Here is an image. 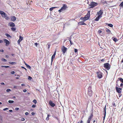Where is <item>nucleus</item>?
<instances>
[{
  "mask_svg": "<svg viewBox=\"0 0 123 123\" xmlns=\"http://www.w3.org/2000/svg\"><path fill=\"white\" fill-rule=\"evenodd\" d=\"M1 60L2 61L4 62H6L7 61V60L4 58H2Z\"/></svg>",
  "mask_w": 123,
  "mask_h": 123,
  "instance_id": "nucleus-30",
  "label": "nucleus"
},
{
  "mask_svg": "<svg viewBox=\"0 0 123 123\" xmlns=\"http://www.w3.org/2000/svg\"><path fill=\"white\" fill-rule=\"evenodd\" d=\"M120 86L121 87H122V86H123V84H122V83H121V84H120Z\"/></svg>",
  "mask_w": 123,
  "mask_h": 123,
  "instance_id": "nucleus-60",
  "label": "nucleus"
},
{
  "mask_svg": "<svg viewBox=\"0 0 123 123\" xmlns=\"http://www.w3.org/2000/svg\"><path fill=\"white\" fill-rule=\"evenodd\" d=\"M0 14L3 18L7 20H8L9 19V18L7 16V15L3 11L0 10Z\"/></svg>",
  "mask_w": 123,
  "mask_h": 123,
  "instance_id": "nucleus-1",
  "label": "nucleus"
},
{
  "mask_svg": "<svg viewBox=\"0 0 123 123\" xmlns=\"http://www.w3.org/2000/svg\"><path fill=\"white\" fill-rule=\"evenodd\" d=\"M4 51V50L3 49H1L0 50V52H3Z\"/></svg>",
  "mask_w": 123,
  "mask_h": 123,
  "instance_id": "nucleus-53",
  "label": "nucleus"
},
{
  "mask_svg": "<svg viewBox=\"0 0 123 123\" xmlns=\"http://www.w3.org/2000/svg\"><path fill=\"white\" fill-rule=\"evenodd\" d=\"M33 102L35 104H36L37 102V101L36 99H34V100H33Z\"/></svg>",
  "mask_w": 123,
  "mask_h": 123,
  "instance_id": "nucleus-35",
  "label": "nucleus"
},
{
  "mask_svg": "<svg viewBox=\"0 0 123 123\" xmlns=\"http://www.w3.org/2000/svg\"><path fill=\"white\" fill-rule=\"evenodd\" d=\"M8 102L10 103H12L14 102V101L12 100H9L8 101Z\"/></svg>",
  "mask_w": 123,
  "mask_h": 123,
  "instance_id": "nucleus-28",
  "label": "nucleus"
},
{
  "mask_svg": "<svg viewBox=\"0 0 123 123\" xmlns=\"http://www.w3.org/2000/svg\"><path fill=\"white\" fill-rule=\"evenodd\" d=\"M21 41L19 39L18 40V44H19V43Z\"/></svg>",
  "mask_w": 123,
  "mask_h": 123,
  "instance_id": "nucleus-41",
  "label": "nucleus"
},
{
  "mask_svg": "<svg viewBox=\"0 0 123 123\" xmlns=\"http://www.w3.org/2000/svg\"><path fill=\"white\" fill-rule=\"evenodd\" d=\"M88 94L89 95V96L91 97L92 95V91L91 90V87H88Z\"/></svg>",
  "mask_w": 123,
  "mask_h": 123,
  "instance_id": "nucleus-6",
  "label": "nucleus"
},
{
  "mask_svg": "<svg viewBox=\"0 0 123 123\" xmlns=\"http://www.w3.org/2000/svg\"><path fill=\"white\" fill-rule=\"evenodd\" d=\"M21 68H22L25 69L26 71L27 70L26 68H24V67L22 66L21 67Z\"/></svg>",
  "mask_w": 123,
  "mask_h": 123,
  "instance_id": "nucleus-55",
  "label": "nucleus"
},
{
  "mask_svg": "<svg viewBox=\"0 0 123 123\" xmlns=\"http://www.w3.org/2000/svg\"><path fill=\"white\" fill-rule=\"evenodd\" d=\"M57 8V7H52L50 8H49V10L51 11H52L53 9L54 8Z\"/></svg>",
  "mask_w": 123,
  "mask_h": 123,
  "instance_id": "nucleus-27",
  "label": "nucleus"
},
{
  "mask_svg": "<svg viewBox=\"0 0 123 123\" xmlns=\"http://www.w3.org/2000/svg\"><path fill=\"white\" fill-rule=\"evenodd\" d=\"M101 62H104L105 61L104 59H102L101 60Z\"/></svg>",
  "mask_w": 123,
  "mask_h": 123,
  "instance_id": "nucleus-57",
  "label": "nucleus"
},
{
  "mask_svg": "<svg viewBox=\"0 0 123 123\" xmlns=\"http://www.w3.org/2000/svg\"><path fill=\"white\" fill-rule=\"evenodd\" d=\"M55 58V56H54L53 55H52V56L51 57V59H54Z\"/></svg>",
  "mask_w": 123,
  "mask_h": 123,
  "instance_id": "nucleus-48",
  "label": "nucleus"
},
{
  "mask_svg": "<svg viewBox=\"0 0 123 123\" xmlns=\"http://www.w3.org/2000/svg\"><path fill=\"white\" fill-rule=\"evenodd\" d=\"M0 121H2V117L1 115H0Z\"/></svg>",
  "mask_w": 123,
  "mask_h": 123,
  "instance_id": "nucleus-40",
  "label": "nucleus"
},
{
  "mask_svg": "<svg viewBox=\"0 0 123 123\" xmlns=\"http://www.w3.org/2000/svg\"><path fill=\"white\" fill-rule=\"evenodd\" d=\"M67 48L65 47L64 46H62L61 48V50L63 53L64 54L66 52L67 50Z\"/></svg>",
  "mask_w": 123,
  "mask_h": 123,
  "instance_id": "nucleus-8",
  "label": "nucleus"
},
{
  "mask_svg": "<svg viewBox=\"0 0 123 123\" xmlns=\"http://www.w3.org/2000/svg\"><path fill=\"white\" fill-rule=\"evenodd\" d=\"M32 79V78L30 76H29L28 77V79L29 80H31Z\"/></svg>",
  "mask_w": 123,
  "mask_h": 123,
  "instance_id": "nucleus-34",
  "label": "nucleus"
},
{
  "mask_svg": "<svg viewBox=\"0 0 123 123\" xmlns=\"http://www.w3.org/2000/svg\"><path fill=\"white\" fill-rule=\"evenodd\" d=\"M4 67H5L6 68H7L9 67V66H5Z\"/></svg>",
  "mask_w": 123,
  "mask_h": 123,
  "instance_id": "nucleus-56",
  "label": "nucleus"
},
{
  "mask_svg": "<svg viewBox=\"0 0 123 123\" xmlns=\"http://www.w3.org/2000/svg\"><path fill=\"white\" fill-rule=\"evenodd\" d=\"M38 45V44L37 43H34V45L37 47V45Z\"/></svg>",
  "mask_w": 123,
  "mask_h": 123,
  "instance_id": "nucleus-43",
  "label": "nucleus"
},
{
  "mask_svg": "<svg viewBox=\"0 0 123 123\" xmlns=\"http://www.w3.org/2000/svg\"><path fill=\"white\" fill-rule=\"evenodd\" d=\"M116 90L117 92L118 93H120L121 92V90L122 89L121 88H118L116 86Z\"/></svg>",
  "mask_w": 123,
  "mask_h": 123,
  "instance_id": "nucleus-9",
  "label": "nucleus"
},
{
  "mask_svg": "<svg viewBox=\"0 0 123 123\" xmlns=\"http://www.w3.org/2000/svg\"><path fill=\"white\" fill-rule=\"evenodd\" d=\"M69 41H70V44H71V45H72L73 44V43H72V42H71V38H70L69 39Z\"/></svg>",
  "mask_w": 123,
  "mask_h": 123,
  "instance_id": "nucleus-37",
  "label": "nucleus"
},
{
  "mask_svg": "<svg viewBox=\"0 0 123 123\" xmlns=\"http://www.w3.org/2000/svg\"><path fill=\"white\" fill-rule=\"evenodd\" d=\"M9 63L12 64V65H14L16 64V63L15 62H9Z\"/></svg>",
  "mask_w": 123,
  "mask_h": 123,
  "instance_id": "nucleus-20",
  "label": "nucleus"
},
{
  "mask_svg": "<svg viewBox=\"0 0 123 123\" xmlns=\"http://www.w3.org/2000/svg\"><path fill=\"white\" fill-rule=\"evenodd\" d=\"M98 32L99 34L102 32V31L101 30H99L98 31Z\"/></svg>",
  "mask_w": 123,
  "mask_h": 123,
  "instance_id": "nucleus-39",
  "label": "nucleus"
},
{
  "mask_svg": "<svg viewBox=\"0 0 123 123\" xmlns=\"http://www.w3.org/2000/svg\"><path fill=\"white\" fill-rule=\"evenodd\" d=\"M90 11H88L87 14L84 17L85 20H87L89 19L90 17Z\"/></svg>",
  "mask_w": 123,
  "mask_h": 123,
  "instance_id": "nucleus-3",
  "label": "nucleus"
},
{
  "mask_svg": "<svg viewBox=\"0 0 123 123\" xmlns=\"http://www.w3.org/2000/svg\"><path fill=\"white\" fill-rule=\"evenodd\" d=\"M121 94H119V97H120V96H121Z\"/></svg>",
  "mask_w": 123,
  "mask_h": 123,
  "instance_id": "nucleus-63",
  "label": "nucleus"
},
{
  "mask_svg": "<svg viewBox=\"0 0 123 123\" xmlns=\"http://www.w3.org/2000/svg\"><path fill=\"white\" fill-rule=\"evenodd\" d=\"M28 112H26L25 113V115H28Z\"/></svg>",
  "mask_w": 123,
  "mask_h": 123,
  "instance_id": "nucleus-51",
  "label": "nucleus"
},
{
  "mask_svg": "<svg viewBox=\"0 0 123 123\" xmlns=\"http://www.w3.org/2000/svg\"><path fill=\"white\" fill-rule=\"evenodd\" d=\"M67 7V6L65 4H63L62 7L60 9L58 10L59 12H61L65 11Z\"/></svg>",
  "mask_w": 123,
  "mask_h": 123,
  "instance_id": "nucleus-2",
  "label": "nucleus"
},
{
  "mask_svg": "<svg viewBox=\"0 0 123 123\" xmlns=\"http://www.w3.org/2000/svg\"><path fill=\"white\" fill-rule=\"evenodd\" d=\"M119 6H120L122 7H123V2H122L120 5H119Z\"/></svg>",
  "mask_w": 123,
  "mask_h": 123,
  "instance_id": "nucleus-29",
  "label": "nucleus"
},
{
  "mask_svg": "<svg viewBox=\"0 0 123 123\" xmlns=\"http://www.w3.org/2000/svg\"><path fill=\"white\" fill-rule=\"evenodd\" d=\"M56 51H55L54 53V54H53V55L54 56H55L56 55Z\"/></svg>",
  "mask_w": 123,
  "mask_h": 123,
  "instance_id": "nucleus-44",
  "label": "nucleus"
},
{
  "mask_svg": "<svg viewBox=\"0 0 123 123\" xmlns=\"http://www.w3.org/2000/svg\"><path fill=\"white\" fill-rule=\"evenodd\" d=\"M103 12L101 10H100L99 12H98L97 13V14L98 15H102L103 14Z\"/></svg>",
  "mask_w": 123,
  "mask_h": 123,
  "instance_id": "nucleus-16",
  "label": "nucleus"
},
{
  "mask_svg": "<svg viewBox=\"0 0 123 123\" xmlns=\"http://www.w3.org/2000/svg\"><path fill=\"white\" fill-rule=\"evenodd\" d=\"M106 105H105V107L104 108V116H106Z\"/></svg>",
  "mask_w": 123,
  "mask_h": 123,
  "instance_id": "nucleus-22",
  "label": "nucleus"
},
{
  "mask_svg": "<svg viewBox=\"0 0 123 123\" xmlns=\"http://www.w3.org/2000/svg\"><path fill=\"white\" fill-rule=\"evenodd\" d=\"M98 5V3H97L95 2H91L90 6L91 7H90V8H92Z\"/></svg>",
  "mask_w": 123,
  "mask_h": 123,
  "instance_id": "nucleus-4",
  "label": "nucleus"
},
{
  "mask_svg": "<svg viewBox=\"0 0 123 123\" xmlns=\"http://www.w3.org/2000/svg\"><path fill=\"white\" fill-rule=\"evenodd\" d=\"M106 25H108L109 26V27H112L113 26V25L111 24H108L107 23H106Z\"/></svg>",
  "mask_w": 123,
  "mask_h": 123,
  "instance_id": "nucleus-21",
  "label": "nucleus"
},
{
  "mask_svg": "<svg viewBox=\"0 0 123 123\" xmlns=\"http://www.w3.org/2000/svg\"><path fill=\"white\" fill-rule=\"evenodd\" d=\"M11 91V89H7L6 90V91L7 92L10 91Z\"/></svg>",
  "mask_w": 123,
  "mask_h": 123,
  "instance_id": "nucleus-36",
  "label": "nucleus"
},
{
  "mask_svg": "<svg viewBox=\"0 0 123 123\" xmlns=\"http://www.w3.org/2000/svg\"><path fill=\"white\" fill-rule=\"evenodd\" d=\"M9 111L10 112H12V110H9Z\"/></svg>",
  "mask_w": 123,
  "mask_h": 123,
  "instance_id": "nucleus-64",
  "label": "nucleus"
},
{
  "mask_svg": "<svg viewBox=\"0 0 123 123\" xmlns=\"http://www.w3.org/2000/svg\"><path fill=\"white\" fill-rule=\"evenodd\" d=\"M118 79L122 83H123V79L122 78H119Z\"/></svg>",
  "mask_w": 123,
  "mask_h": 123,
  "instance_id": "nucleus-24",
  "label": "nucleus"
},
{
  "mask_svg": "<svg viewBox=\"0 0 123 123\" xmlns=\"http://www.w3.org/2000/svg\"><path fill=\"white\" fill-rule=\"evenodd\" d=\"M96 74L97 75V77L99 79H101L102 77V73L99 71L96 72Z\"/></svg>",
  "mask_w": 123,
  "mask_h": 123,
  "instance_id": "nucleus-5",
  "label": "nucleus"
},
{
  "mask_svg": "<svg viewBox=\"0 0 123 123\" xmlns=\"http://www.w3.org/2000/svg\"><path fill=\"white\" fill-rule=\"evenodd\" d=\"M31 114L32 115H35V113H34V112H32Z\"/></svg>",
  "mask_w": 123,
  "mask_h": 123,
  "instance_id": "nucleus-54",
  "label": "nucleus"
},
{
  "mask_svg": "<svg viewBox=\"0 0 123 123\" xmlns=\"http://www.w3.org/2000/svg\"><path fill=\"white\" fill-rule=\"evenodd\" d=\"M23 91L24 92H25L27 91V90L26 89H25L23 90Z\"/></svg>",
  "mask_w": 123,
  "mask_h": 123,
  "instance_id": "nucleus-52",
  "label": "nucleus"
},
{
  "mask_svg": "<svg viewBox=\"0 0 123 123\" xmlns=\"http://www.w3.org/2000/svg\"><path fill=\"white\" fill-rule=\"evenodd\" d=\"M36 105H33L32 106V107L33 108H35L36 107Z\"/></svg>",
  "mask_w": 123,
  "mask_h": 123,
  "instance_id": "nucleus-47",
  "label": "nucleus"
},
{
  "mask_svg": "<svg viewBox=\"0 0 123 123\" xmlns=\"http://www.w3.org/2000/svg\"><path fill=\"white\" fill-rule=\"evenodd\" d=\"M50 116V115L49 114H48L47 115V117L46 118V120L47 121H48V120L49 119V117Z\"/></svg>",
  "mask_w": 123,
  "mask_h": 123,
  "instance_id": "nucleus-19",
  "label": "nucleus"
},
{
  "mask_svg": "<svg viewBox=\"0 0 123 123\" xmlns=\"http://www.w3.org/2000/svg\"><path fill=\"white\" fill-rule=\"evenodd\" d=\"M113 40L115 42H116L118 40V39H117V38H114L113 39Z\"/></svg>",
  "mask_w": 123,
  "mask_h": 123,
  "instance_id": "nucleus-26",
  "label": "nucleus"
},
{
  "mask_svg": "<svg viewBox=\"0 0 123 123\" xmlns=\"http://www.w3.org/2000/svg\"><path fill=\"white\" fill-rule=\"evenodd\" d=\"M6 57L7 58H8L9 57V56L7 55H6Z\"/></svg>",
  "mask_w": 123,
  "mask_h": 123,
  "instance_id": "nucleus-61",
  "label": "nucleus"
},
{
  "mask_svg": "<svg viewBox=\"0 0 123 123\" xmlns=\"http://www.w3.org/2000/svg\"><path fill=\"white\" fill-rule=\"evenodd\" d=\"M91 119H89L88 118V120L87 121V122H89L90 123V121L91 120Z\"/></svg>",
  "mask_w": 123,
  "mask_h": 123,
  "instance_id": "nucleus-42",
  "label": "nucleus"
},
{
  "mask_svg": "<svg viewBox=\"0 0 123 123\" xmlns=\"http://www.w3.org/2000/svg\"><path fill=\"white\" fill-rule=\"evenodd\" d=\"M8 109V108H5V109H3V110L4 111H6V110H7Z\"/></svg>",
  "mask_w": 123,
  "mask_h": 123,
  "instance_id": "nucleus-45",
  "label": "nucleus"
},
{
  "mask_svg": "<svg viewBox=\"0 0 123 123\" xmlns=\"http://www.w3.org/2000/svg\"><path fill=\"white\" fill-rule=\"evenodd\" d=\"M102 16L101 15H98L95 19V20L96 21H98L99 19Z\"/></svg>",
  "mask_w": 123,
  "mask_h": 123,
  "instance_id": "nucleus-14",
  "label": "nucleus"
},
{
  "mask_svg": "<svg viewBox=\"0 0 123 123\" xmlns=\"http://www.w3.org/2000/svg\"><path fill=\"white\" fill-rule=\"evenodd\" d=\"M106 32L107 33H108V34H110V33L111 32V31L108 28H106Z\"/></svg>",
  "mask_w": 123,
  "mask_h": 123,
  "instance_id": "nucleus-18",
  "label": "nucleus"
},
{
  "mask_svg": "<svg viewBox=\"0 0 123 123\" xmlns=\"http://www.w3.org/2000/svg\"><path fill=\"white\" fill-rule=\"evenodd\" d=\"M25 120V119L24 118H22L21 119V120L22 121H24Z\"/></svg>",
  "mask_w": 123,
  "mask_h": 123,
  "instance_id": "nucleus-50",
  "label": "nucleus"
},
{
  "mask_svg": "<svg viewBox=\"0 0 123 123\" xmlns=\"http://www.w3.org/2000/svg\"><path fill=\"white\" fill-rule=\"evenodd\" d=\"M5 35L7 37H11L8 34L6 33L5 34Z\"/></svg>",
  "mask_w": 123,
  "mask_h": 123,
  "instance_id": "nucleus-25",
  "label": "nucleus"
},
{
  "mask_svg": "<svg viewBox=\"0 0 123 123\" xmlns=\"http://www.w3.org/2000/svg\"><path fill=\"white\" fill-rule=\"evenodd\" d=\"M16 19V17L14 16H12L11 17V20L12 21H14Z\"/></svg>",
  "mask_w": 123,
  "mask_h": 123,
  "instance_id": "nucleus-12",
  "label": "nucleus"
},
{
  "mask_svg": "<svg viewBox=\"0 0 123 123\" xmlns=\"http://www.w3.org/2000/svg\"><path fill=\"white\" fill-rule=\"evenodd\" d=\"M11 29L13 31H15L16 30V28L14 27L11 28Z\"/></svg>",
  "mask_w": 123,
  "mask_h": 123,
  "instance_id": "nucleus-31",
  "label": "nucleus"
},
{
  "mask_svg": "<svg viewBox=\"0 0 123 123\" xmlns=\"http://www.w3.org/2000/svg\"><path fill=\"white\" fill-rule=\"evenodd\" d=\"M80 19L81 20H83L84 21H86V20H85V19L84 17H81L80 18Z\"/></svg>",
  "mask_w": 123,
  "mask_h": 123,
  "instance_id": "nucleus-32",
  "label": "nucleus"
},
{
  "mask_svg": "<svg viewBox=\"0 0 123 123\" xmlns=\"http://www.w3.org/2000/svg\"><path fill=\"white\" fill-rule=\"evenodd\" d=\"M19 109V108H15V110L16 111H18Z\"/></svg>",
  "mask_w": 123,
  "mask_h": 123,
  "instance_id": "nucleus-46",
  "label": "nucleus"
},
{
  "mask_svg": "<svg viewBox=\"0 0 123 123\" xmlns=\"http://www.w3.org/2000/svg\"><path fill=\"white\" fill-rule=\"evenodd\" d=\"M0 84H1V85H5V84H4V83L3 82H1L0 83Z\"/></svg>",
  "mask_w": 123,
  "mask_h": 123,
  "instance_id": "nucleus-58",
  "label": "nucleus"
},
{
  "mask_svg": "<svg viewBox=\"0 0 123 123\" xmlns=\"http://www.w3.org/2000/svg\"><path fill=\"white\" fill-rule=\"evenodd\" d=\"M77 51H78V50L77 49H74V51H75V52L76 53V52H77Z\"/></svg>",
  "mask_w": 123,
  "mask_h": 123,
  "instance_id": "nucleus-49",
  "label": "nucleus"
},
{
  "mask_svg": "<svg viewBox=\"0 0 123 123\" xmlns=\"http://www.w3.org/2000/svg\"><path fill=\"white\" fill-rule=\"evenodd\" d=\"M84 21H83L79 22V23H78V24L80 25H86V24L84 22Z\"/></svg>",
  "mask_w": 123,
  "mask_h": 123,
  "instance_id": "nucleus-15",
  "label": "nucleus"
},
{
  "mask_svg": "<svg viewBox=\"0 0 123 123\" xmlns=\"http://www.w3.org/2000/svg\"><path fill=\"white\" fill-rule=\"evenodd\" d=\"M8 25L11 27H14L15 26V24L12 22L9 23Z\"/></svg>",
  "mask_w": 123,
  "mask_h": 123,
  "instance_id": "nucleus-13",
  "label": "nucleus"
},
{
  "mask_svg": "<svg viewBox=\"0 0 123 123\" xmlns=\"http://www.w3.org/2000/svg\"><path fill=\"white\" fill-rule=\"evenodd\" d=\"M104 65V67L108 70L110 69V66L109 63H105Z\"/></svg>",
  "mask_w": 123,
  "mask_h": 123,
  "instance_id": "nucleus-7",
  "label": "nucleus"
},
{
  "mask_svg": "<svg viewBox=\"0 0 123 123\" xmlns=\"http://www.w3.org/2000/svg\"><path fill=\"white\" fill-rule=\"evenodd\" d=\"M11 74H14V73H15V72L14 71H12L11 72Z\"/></svg>",
  "mask_w": 123,
  "mask_h": 123,
  "instance_id": "nucleus-38",
  "label": "nucleus"
},
{
  "mask_svg": "<svg viewBox=\"0 0 123 123\" xmlns=\"http://www.w3.org/2000/svg\"><path fill=\"white\" fill-rule=\"evenodd\" d=\"M93 116V115L92 113H91V115H90V116L88 118L90 119H91L92 118Z\"/></svg>",
  "mask_w": 123,
  "mask_h": 123,
  "instance_id": "nucleus-23",
  "label": "nucleus"
},
{
  "mask_svg": "<svg viewBox=\"0 0 123 123\" xmlns=\"http://www.w3.org/2000/svg\"><path fill=\"white\" fill-rule=\"evenodd\" d=\"M24 63L25 65L26 66L27 68H28L29 69H31V67L29 65L27 64L25 62H24Z\"/></svg>",
  "mask_w": 123,
  "mask_h": 123,
  "instance_id": "nucleus-17",
  "label": "nucleus"
},
{
  "mask_svg": "<svg viewBox=\"0 0 123 123\" xmlns=\"http://www.w3.org/2000/svg\"><path fill=\"white\" fill-rule=\"evenodd\" d=\"M19 39L21 41L23 40V37L21 36H20Z\"/></svg>",
  "mask_w": 123,
  "mask_h": 123,
  "instance_id": "nucleus-33",
  "label": "nucleus"
},
{
  "mask_svg": "<svg viewBox=\"0 0 123 123\" xmlns=\"http://www.w3.org/2000/svg\"><path fill=\"white\" fill-rule=\"evenodd\" d=\"M4 43H6V45L8 46L10 44V42L9 41L6 39H4Z\"/></svg>",
  "mask_w": 123,
  "mask_h": 123,
  "instance_id": "nucleus-10",
  "label": "nucleus"
},
{
  "mask_svg": "<svg viewBox=\"0 0 123 123\" xmlns=\"http://www.w3.org/2000/svg\"><path fill=\"white\" fill-rule=\"evenodd\" d=\"M3 41L2 40H0V43H2L3 42Z\"/></svg>",
  "mask_w": 123,
  "mask_h": 123,
  "instance_id": "nucleus-62",
  "label": "nucleus"
},
{
  "mask_svg": "<svg viewBox=\"0 0 123 123\" xmlns=\"http://www.w3.org/2000/svg\"><path fill=\"white\" fill-rule=\"evenodd\" d=\"M83 121H82V120H81V121L80 122H78V123H83Z\"/></svg>",
  "mask_w": 123,
  "mask_h": 123,
  "instance_id": "nucleus-59",
  "label": "nucleus"
},
{
  "mask_svg": "<svg viewBox=\"0 0 123 123\" xmlns=\"http://www.w3.org/2000/svg\"><path fill=\"white\" fill-rule=\"evenodd\" d=\"M49 104L52 107H54L55 106V104L53 103V102L51 100L49 101Z\"/></svg>",
  "mask_w": 123,
  "mask_h": 123,
  "instance_id": "nucleus-11",
  "label": "nucleus"
}]
</instances>
